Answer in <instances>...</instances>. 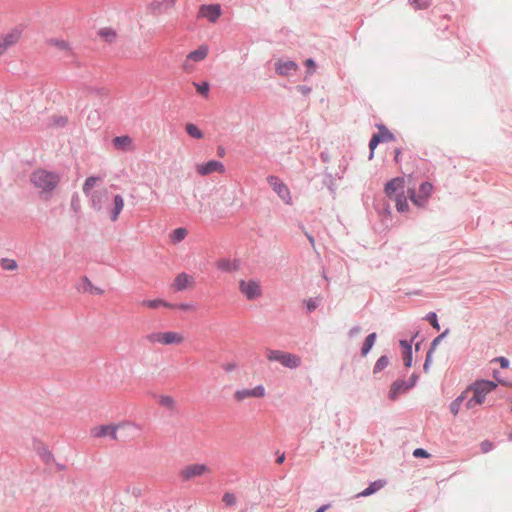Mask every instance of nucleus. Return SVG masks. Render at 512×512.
I'll return each instance as SVG.
<instances>
[{
  "instance_id": "72a5a7b5",
  "label": "nucleus",
  "mask_w": 512,
  "mask_h": 512,
  "mask_svg": "<svg viewBox=\"0 0 512 512\" xmlns=\"http://www.w3.org/2000/svg\"><path fill=\"white\" fill-rule=\"evenodd\" d=\"M82 289L84 292H89L93 295H100L103 293L102 289L95 286L87 276L82 277Z\"/></svg>"
},
{
  "instance_id": "1a4fd4ad",
  "label": "nucleus",
  "mask_w": 512,
  "mask_h": 512,
  "mask_svg": "<svg viewBox=\"0 0 512 512\" xmlns=\"http://www.w3.org/2000/svg\"><path fill=\"white\" fill-rule=\"evenodd\" d=\"M222 14V7L218 3L201 4L199 6L198 17L204 18L210 23H216Z\"/></svg>"
},
{
  "instance_id": "e2e57ef3",
  "label": "nucleus",
  "mask_w": 512,
  "mask_h": 512,
  "mask_svg": "<svg viewBox=\"0 0 512 512\" xmlns=\"http://www.w3.org/2000/svg\"><path fill=\"white\" fill-rule=\"evenodd\" d=\"M493 377L495 378V381L494 382H497V385L498 384H501V385H507V384H510V381H508L507 379L505 378H502L499 374V371L498 370H493V373H492Z\"/></svg>"
},
{
  "instance_id": "412c9836",
  "label": "nucleus",
  "mask_w": 512,
  "mask_h": 512,
  "mask_svg": "<svg viewBox=\"0 0 512 512\" xmlns=\"http://www.w3.org/2000/svg\"><path fill=\"white\" fill-rule=\"evenodd\" d=\"M386 480L385 479H377L375 481H371L369 482L368 486L363 489L361 492H359L358 494H356V498H359V497H368V496H371L373 494H375L376 492H378L380 489H382L385 485H386Z\"/></svg>"
},
{
  "instance_id": "864d4df0",
  "label": "nucleus",
  "mask_w": 512,
  "mask_h": 512,
  "mask_svg": "<svg viewBox=\"0 0 512 512\" xmlns=\"http://www.w3.org/2000/svg\"><path fill=\"white\" fill-rule=\"evenodd\" d=\"M413 457L416 459H428L431 457V454L424 448L418 447L414 449L412 453Z\"/></svg>"
},
{
  "instance_id": "b1692460",
  "label": "nucleus",
  "mask_w": 512,
  "mask_h": 512,
  "mask_svg": "<svg viewBox=\"0 0 512 512\" xmlns=\"http://www.w3.org/2000/svg\"><path fill=\"white\" fill-rule=\"evenodd\" d=\"M376 341H377V333L376 332H371L365 337L364 341L362 342L361 348H360L361 357L364 358L371 352Z\"/></svg>"
},
{
  "instance_id": "a19ab883",
  "label": "nucleus",
  "mask_w": 512,
  "mask_h": 512,
  "mask_svg": "<svg viewBox=\"0 0 512 512\" xmlns=\"http://www.w3.org/2000/svg\"><path fill=\"white\" fill-rule=\"evenodd\" d=\"M0 266L5 271H15L18 268V263L14 259L1 258Z\"/></svg>"
},
{
  "instance_id": "20e7f679",
  "label": "nucleus",
  "mask_w": 512,
  "mask_h": 512,
  "mask_svg": "<svg viewBox=\"0 0 512 512\" xmlns=\"http://www.w3.org/2000/svg\"><path fill=\"white\" fill-rule=\"evenodd\" d=\"M146 339L150 343H159L162 345H180L184 341V336L177 331H156L149 333Z\"/></svg>"
},
{
  "instance_id": "3c124183",
  "label": "nucleus",
  "mask_w": 512,
  "mask_h": 512,
  "mask_svg": "<svg viewBox=\"0 0 512 512\" xmlns=\"http://www.w3.org/2000/svg\"><path fill=\"white\" fill-rule=\"evenodd\" d=\"M222 501L227 507H232L236 504V496L232 492H225L222 497Z\"/></svg>"
},
{
  "instance_id": "4468645a",
  "label": "nucleus",
  "mask_w": 512,
  "mask_h": 512,
  "mask_svg": "<svg viewBox=\"0 0 512 512\" xmlns=\"http://www.w3.org/2000/svg\"><path fill=\"white\" fill-rule=\"evenodd\" d=\"M125 205L124 198L121 194L112 195V203L107 207L109 218L112 222H116L119 219L121 212Z\"/></svg>"
},
{
  "instance_id": "473e14b6",
  "label": "nucleus",
  "mask_w": 512,
  "mask_h": 512,
  "mask_svg": "<svg viewBox=\"0 0 512 512\" xmlns=\"http://www.w3.org/2000/svg\"><path fill=\"white\" fill-rule=\"evenodd\" d=\"M410 200L417 208H425L428 204L429 198L416 193L414 189L410 190Z\"/></svg>"
},
{
  "instance_id": "774afa93",
  "label": "nucleus",
  "mask_w": 512,
  "mask_h": 512,
  "mask_svg": "<svg viewBox=\"0 0 512 512\" xmlns=\"http://www.w3.org/2000/svg\"><path fill=\"white\" fill-rule=\"evenodd\" d=\"M403 153V148L402 147H396L394 149V162L396 164H399L401 162V155Z\"/></svg>"
},
{
  "instance_id": "69168bd1",
  "label": "nucleus",
  "mask_w": 512,
  "mask_h": 512,
  "mask_svg": "<svg viewBox=\"0 0 512 512\" xmlns=\"http://www.w3.org/2000/svg\"><path fill=\"white\" fill-rule=\"evenodd\" d=\"M295 89L300 92L302 95L306 96L311 93L312 87L308 85H297Z\"/></svg>"
},
{
  "instance_id": "c03bdc74",
  "label": "nucleus",
  "mask_w": 512,
  "mask_h": 512,
  "mask_svg": "<svg viewBox=\"0 0 512 512\" xmlns=\"http://www.w3.org/2000/svg\"><path fill=\"white\" fill-rule=\"evenodd\" d=\"M402 360H403V365H404L405 371L400 372V376L405 377L407 370L413 366V352H411V353L407 352V353L402 354Z\"/></svg>"
},
{
  "instance_id": "f704fd0d",
  "label": "nucleus",
  "mask_w": 512,
  "mask_h": 512,
  "mask_svg": "<svg viewBox=\"0 0 512 512\" xmlns=\"http://www.w3.org/2000/svg\"><path fill=\"white\" fill-rule=\"evenodd\" d=\"M188 234V230L185 227H178L174 229L170 234V240L173 244L182 242Z\"/></svg>"
},
{
  "instance_id": "13d9d810",
  "label": "nucleus",
  "mask_w": 512,
  "mask_h": 512,
  "mask_svg": "<svg viewBox=\"0 0 512 512\" xmlns=\"http://www.w3.org/2000/svg\"><path fill=\"white\" fill-rule=\"evenodd\" d=\"M433 355L434 353H431L429 351L426 352L425 360L423 363V371L425 373L429 372L432 362H433Z\"/></svg>"
},
{
  "instance_id": "c9c22d12",
  "label": "nucleus",
  "mask_w": 512,
  "mask_h": 512,
  "mask_svg": "<svg viewBox=\"0 0 512 512\" xmlns=\"http://www.w3.org/2000/svg\"><path fill=\"white\" fill-rule=\"evenodd\" d=\"M450 332L449 328H446L444 331H442L439 335H437L433 340L430 342V345L428 347L429 352L434 353L439 344L448 336Z\"/></svg>"
},
{
  "instance_id": "0e129e2a",
  "label": "nucleus",
  "mask_w": 512,
  "mask_h": 512,
  "mask_svg": "<svg viewBox=\"0 0 512 512\" xmlns=\"http://www.w3.org/2000/svg\"><path fill=\"white\" fill-rule=\"evenodd\" d=\"M68 122L67 117L65 116H55L53 118V124L57 127H64Z\"/></svg>"
},
{
  "instance_id": "79ce46f5",
  "label": "nucleus",
  "mask_w": 512,
  "mask_h": 512,
  "mask_svg": "<svg viewBox=\"0 0 512 512\" xmlns=\"http://www.w3.org/2000/svg\"><path fill=\"white\" fill-rule=\"evenodd\" d=\"M423 319L428 321L430 325L433 327V329H435L436 331L440 330L438 315L435 311L428 312Z\"/></svg>"
},
{
  "instance_id": "5fc2aeb1",
  "label": "nucleus",
  "mask_w": 512,
  "mask_h": 512,
  "mask_svg": "<svg viewBox=\"0 0 512 512\" xmlns=\"http://www.w3.org/2000/svg\"><path fill=\"white\" fill-rule=\"evenodd\" d=\"M254 398H263L266 395V389L264 385L258 384L254 388H251Z\"/></svg>"
},
{
  "instance_id": "c85d7f7f",
  "label": "nucleus",
  "mask_w": 512,
  "mask_h": 512,
  "mask_svg": "<svg viewBox=\"0 0 512 512\" xmlns=\"http://www.w3.org/2000/svg\"><path fill=\"white\" fill-rule=\"evenodd\" d=\"M98 36L110 44L116 40L117 31L112 27H103L98 30Z\"/></svg>"
},
{
  "instance_id": "de8ad7c7",
  "label": "nucleus",
  "mask_w": 512,
  "mask_h": 512,
  "mask_svg": "<svg viewBox=\"0 0 512 512\" xmlns=\"http://www.w3.org/2000/svg\"><path fill=\"white\" fill-rule=\"evenodd\" d=\"M399 347L401 349L402 354L413 352V339H400Z\"/></svg>"
},
{
  "instance_id": "bb28decb",
  "label": "nucleus",
  "mask_w": 512,
  "mask_h": 512,
  "mask_svg": "<svg viewBox=\"0 0 512 512\" xmlns=\"http://www.w3.org/2000/svg\"><path fill=\"white\" fill-rule=\"evenodd\" d=\"M209 52V48L206 44L200 45L197 49L192 50L187 55V59L200 62L204 60Z\"/></svg>"
},
{
  "instance_id": "6ab92c4d",
  "label": "nucleus",
  "mask_w": 512,
  "mask_h": 512,
  "mask_svg": "<svg viewBox=\"0 0 512 512\" xmlns=\"http://www.w3.org/2000/svg\"><path fill=\"white\" fill-rule=\"evenodd\" d=\"M113 145L115 149L122 151V152H128L132 151L134 149V142L130 135H120L115 136L112 140Z\"/></svg>"
},
{
  "instance_id": "ea45409f",
  "label": "nucleus",
  "mask_w": 512,
  "mask_h": 512,
  "mask_svg": "<svg viewBox=\"0 0 512 512\" xmlns=\"http://www.w3.org/2000/svg\"><path fill=\"white\" fill-rule=\"evenodd\" d=\"M248 398H254L251 388L238 389L234 392V399L237 402L244 401Z\"/></svg>"
},
{
  "instance_id": "7ed1b4c3",
  "label": "nucleus",
  "mask_w": 512,
  "mask_h": 512,
  "mask_svg": "<svg viewBox=\"0 0 512 512\" xmlns=\"http://www.w3.org/2000/svg\"><path fill=\"white\" fill-rule=\"evenodd\" d=\"M496 388L497 382L484 378L476 379L467 386V390L472 391L474 394V401H480L482 404L485 402L487 394L491 393Z\"/></svg>"
},
{
  "instance_id": "49530a36",
  "label": "nucleus",
  "mask_w": 512,
  "mask_h": 512,
  "mask_svg": "<svg viewBox=\"0 0 512 512\" xmlns=\"http://www.w3.org/2000/svg\"><path fill=\"white\" fill-rule=\"evenodd\" d=\"M319 306V300L316 297H310L304 300V307L307 313L314 312Z\"/></svg>"
},
{
  "instance_id": "a878e982",
  "label": "nucleus",
  "mask_w": 512,
  "mask_h": 512,
  "mask_svg": "<svg viewBox=\"0 0 512 512\" xmlns=\"http://www.w3.org/2000/svg\"><path fill=\"white\" fill-rule=\"evenodd\" d=\"M103 180V177L100 176V175H95V174H92V175H89L84 183H83V193L85 195H90L91 192H94L95 190H93V188L98 184V182H101Z\"/></svg>"
},
{
  "instance_id": "ddd939ff",
  "label": "nucleus",
  "mask_w": 512,
  "mask_h": 512,
  "mask_svg": "<svg viewBox=\"0 0 512 512\" xmlns=\"http://www.w3.org/2000/svg\"><path fill=\"white\" fill-rule=\"evenodd\" d=\"M33 449L44 464L50 465L55 462V457L48 446L35 437L33 438Z\"/></svg>"
},
{
  "instance_id": "4c0bfd02",
  "label": "nucleus",
  "mask_w": 512,
  "mask_h": 512,
  "mask_svg": "<svg viewBox=\"0 0 512 512\" xmlns=\"http://www.w3.org/2000/svg\"><path fill=\"white\" fill-rule=\"evenodd\" d=\"M393 201H395L396 210L399 213H405V212L409 211L410 207H409V203H408V200H407V197L405 194L396 197L395 199H393Z\"/></svg>"
},
{
  "instance_id": "6e6552de",
  "label": "nucleus",
  "mask_w": 512,
  "mask_h": 512,
  "mask_svg": "<svg viewBox=\"0 0 512 512\" xmlns=\"http://www.w3.org/2000/svg\"><path fill=\"white\" fill-rule=\"evenodd\" d=\"M299 64L292 59L281 57L274 63L275 73L279 76L295 75L299 71Z\"/></svg>"
},
{
  "instance_id": "8fccbe9b",
  "label": "nucleus",
  "mask_w": 512,
  "mask_h": 512,
  "mask_svg": "<svg viewBox=\"0 0 512 512\" xmlns=\"http://www.w3.org/2000/svg\"><path fill=\"white\" fill-rule=\"evenodd\" d=\"M323 184L330 191L333 192L335 190V179H334L333 175L330 172H325L324 173Z\"/></svg>"
},
{
  "instance_id": "0eeeda50",
  "label": "nucleus",
  "mask_w": 512,
  "mask_h": 512,
  "mask_svg": "<svg viewBox=\"0 0 512 512\" xmlns=\"http://www.w3.org/2000/svg\"><path fill=\"white\" fill-rule=\"evenodd\" d=\"M383 192L385 194V197H387L390 200L395 199L396 197L400 195L405 194V180L401 176H396L384 184Z\"/></svg>"
},
{
  "instance_id": "6e6d98bb",
  "label": "nucleus",
  "mask_w": 512,
  "mask_h": 512,
  "mask_svg": "<svg viewBox=\"0 0 512 512\" xmlns=\"http://www.w3.org/2000/svg\"><path fill=\"white\" fill-rule=\"evenodd\" d=\"M491 362L498 363L502 369H508L510 366V360L505 356H497Z\"/></svg>"
},
{
  "instance_id": "5701e85b",
  "label": "nucleus",
  "mask_w": 512,
  "mask_h": 512,
  "mask_svg": "<svg viewBox=\"0 0 512 512\" xmlns=\"http://www.w3.org/2000/svg\"><path fill=\"white\" fill-rule=\"evenodd\" d=\"M108 195V192L95 190L91 192L90 195H85L89 198L90 206L95 211H100L102 209L103 198Z\"/></svg>"
},
{
  "instance_id": "aec40b11",
  "label": "nucleus",
  "mask_w": 512,
  "mask_h": 512,
  "mask_svg": "<svg viewBox=\"0 0 512 512\" xmlns=\"http://www.w3.org/2000/svg\"><path fill=\"white\" fill-rule=\"evenodd\" d=\"M375 127L378 129V131L374 132L373 134L381 144L396 141L395 134L389 130L384 123H377Z\"/></svg>"
},
{
  "instance_id": "09e8293b",
  "label": "nucleus",
  "mask_w": 512,
  "mask_h": 512,
  "mask_svg": "<svg viewBox=\"0 0 512 512\" xmlns=\"http://www.w3.org/2000/svg\"><path fill=\"white\" fill-rule=\"evenodd\" d=\"M380 144L381 143L379 142V140L374 136V134H372V136H371V138H370V140L368 142V147H369L368 160H372L374 158L375 149Z\"/></svg>"
},
{
  "instance_id": "2eb2a0df",
  "label": "nucleus",
  "mask_w": 512,
  "mask_h": 512,
  "mask_svg": "<svg viewBox=\"0 0 512 512\" xmlns=\"http://www.w3.org/2000/svg\"><path fill=\"white\" fill-rule=\"evenodd\" d=\"M208 471H209V467L206 464L195 463V464L186 466L182 470L181 475H182L183 480H190L195 477L202 476L205 473H207Z\"/></svg>"
},
{
  "instance_id": "cd10ccee",
  "label": "nucleus",
  "mask_w": 512,
  "mask_h": 512,
  "mask_svg": "<svg viewBox=\"0 0 512 512\" xmlns=\"http://www.w3.org/2000/svg\"><path fill=\"white\" fill-rule=\"evenodd\" d=\"M467 393H468V390L467 388L462 391L460 393V395H458L449 405V410L450 412L453 414V416H457L459 411H460V407H461V404L467 399Z\"/></svg>"
},
{
  "instance_id": "052dcab7",
  "label": "nucleus",
  "mask_w": 512,
  "mask_h": 512,
  "mask_svg": "<svg viewBox=\"0 0 512 512\" xmlns=\"http://www.w3.org/2000/svg\"><path fill=\"white\" fill-rule=\"evenodd\" d=\"M149 9L153 14H160L163 12V3L161 1H153L150 3Z\"/></svg>"
},
{
  "instance_id": "58836bf2",
  "label": "nucleus",
  "mask_w": 512,
  "mask_h": 512,
  "mask_svg": "<svg viewBox=\"0 0 512 512\" xmlns=\"http://www.w3.org/2000/svg\"><path fill=\"white\" fill-rule=\"evenodd\" d=\"M433 189H434V186L430 181H428V180L422 181L419 185L418 193L420 195L426 196L427 198L430 199Z\"/></svg>"
},
{
  "instance_id": "f8f14e48",
  "label": "nucleus",
  "mask_w": 512,
  "mask_h": 512,
  "mask_svg": "<svg viewBox=\"0 0 512 512\" xmlns=\"http://www.w3.org/2000/svg\"><path fill=\"white\" fill-rule=\"evenodd\" d=\"M410 390L406 379L399 378L391 383L387 397L391 401H397L401 395L408 393Z\"/></svg>"
},
{
  "instance_id": "393cba45",
  "label": "nucleus",
  "mask_w": 512,
  "mask_h": 512,
  "mask_svg": "<svg viewBox=\"0 0 512 512\" xmlns=\"http://www.w3.org/2000/svg\"><path fill=\"white\" fill-rule=\"evenodd\" d=\"M143 306L151 308V309H157L160 307L174 310V303H171L169 301H166L162 298H155V299H146L142 302Z\"/></svg>"
},
{
  "instance_id": "9b49d317",
  "label": "nucleus",
  "mask_w": 512,
  "mask_h": 512,
  "mask_svg": "<svg viewBox=\"0 0 512 512\" xmlns=\"http://www.w3.org/2000/svg\"><path fill=\"white\" fill-rule=\"evenodd\" d=\"M373 207L377 214L381 217L382 222H392V209L390 203L383 197L374 198Z\"/></svg>"
},
{
  "instance_id": "680f3d73",
  "label": "nucleus",
  "mask_w": 512,
  "mask_h": 512,
  "mask_svg": "<svg viewBox=\"0 0 512 512\" xmlns=\"http://www.w3.org/2000/svg\"><path fill=\"white\" fill-rule=\"evenodd\" d=\"M419 378H420L419 374L417 372H413L410 375V377L406 380V383L411 390L416 387V385L419 381Z\"/></svg>"
},
{
  "instance_id": "a211bd4d",
  "label": "nucleus",
  "mask_w": 512,
  "mask_h": 512,
  "mask_svg": "<svg viewBox=\"0 0 512 512\" xmlns=\"http://www.w3.org/2000/svg\"><path fill=\"white\" fill-rule=\"evenodd\" d=\"M241 262L239 259L231 260L229 258H220L216 261L218 270L224 273H233L240 269Z\"/></svg>"
},
{
  "instance_id": "4be33fe9",
  "label": "nucleus",
  "mask_w": 512,
  "mask_h": 512,
  "mask_svg": "<svg viewBox=\"0 0 512 512\" xmlns=\"http://www.w3.org/2000/svg\"><path fill=\"white\" fill-rule=\"evenodd\" d=\"M118 426L114 424H102L96 428L95 437H109L113 440L117 438Z\"/></svg>"
},
{
  "instance_id": "4d7b16f0",
  "label": "nucleus",
  "mask_w": 512,
  "mask_h": 512,
  "mask_svg": "<svg viewBox=\"0 0 512 512\" xmlns=\"http://www.w3.org/2000/svg\"><path fill=\"white\" fill-rule=\"evenodd\" d=\"M174 306V310L178 309L184 312L192 311L194 309V304L191 302L174 303Z\"/></svg>"
},
{
  "instance_id": "423d86ee",
  "label": "nucleus",
  "mask_w": 512,
  "mask_h": 512,
  "mask_svg": "<svg viewBox=\"0 0 512 512\" xmlns=\"http://www.w3.org/2000/svg\"><path fill=\"white\" fill-rule=\"evenodd\" d=\"M238 288L241 294L248 300H256L262 295V287L257 279H240Z\"/></svg>"
},
{
  "instance_id": "7c9ffc66",
  "label": "nucleus",
  "mask_w": 512,
  "mask_h": 512,
  "mask_svg": "<svg viewBox=\"0 0 512 512\" xmlns=\"http://www.w3.org/2000/svg\"><path fill=\"white\" fill-rule=\"evenodd\" d=\"M185 132L193 139L200 140L204 138V132L192 122L185 125Z\"/></svg>"
},
{
  "instance_id": "dca6fc26",
  "label": "nucleus",
  "mask_w": 512,
  "mask_h": 512,
  "mask_svg": "<svg viewBox=\"0 0 512 512\" xmlns=\"http://www.w3.org/2000/svg\"><path fill=\"white\" fill-rule=\"evenodd\" d=\"M194 284V279L186 272L179 273L172 284L176 292H183Z\"/></svg>"
},
{
  "instance_id": "a18cd8bd",
  "label": "nucleus",
  "mask_w": 512,
  "mask_h": 512,
  "mask_svg": "<svg viewBox=\"0 0 512 512\" xmlns=\"http://www.w3.org/2000/svg\"><path fill=\"white\" fill-rule=\"evenodd\" d=\"M408 4L415 10H425L432 4L431 0H408Z\"/></svg>"
},
{
  "instance_id": "f03ea898",
  "label": "nucleus",
  "mask_w": 512,
  "mask_h": 512,
  "mask_svg": "<svg viewBox=\"0 0 512 512\" xmlns=\"http://www.w3.org/2000/svg\"><path fill=\"white\" fill-rule=\"evenodd\" d=\"M266 358L270 362H278L289 369H297L301 365V357L282 350L267 349Z\"/></svg>"
},
{
  "instance_id": "e433bc0d",
  "label": "nucleus",
  "mask_w": 512,
  "mask_h": 512,
  "mask_svg": "<svg viewBox=\"0 0 512 512\" xmlns=\"http://www.w3.org/2000/svg\"><path fill=\"white\" fill-rule=\"evenodd\" d=\"M157 401L159 405L169 409L173 410L175 408V400L170 395L160 394L156 396Z\"/></svg>"
},
{
  "instance_id": "37998d69",
  "label": "nucleus",
  "mask_w": 512,
  "mask_h": 512,
  "mask_svg": "<svg viewBox=\"0 0 512 512\" xmlns=\"http://www.w3.org/2000/svg\"><path fill=\"white\" fill-rule=\"evenodd\" d=\"M304 66L306 68V76H311L316 72L318 65L314 58L309 57L305 59ZM306 79L307 77L304 78V80Z\"/></svg>"
},
{
  "instance_id": "338daca9",
  "label": "nucleus",
  "mask_w": 512,
  "mask_h": 512,
  "mask_svg": "<svg viewBox=\"0 0 512 512\" xmlns=\"http://www.w3.org/2000/svg\"><path fill=\"white\" fill-rule=\"evenodd\" d=\"M478 405H482V403L480 401H478V402L474 401V395L465 402V407L468 410L473 409L474 407H476Z\"/></svg>"
},
{
  "instance_id": "2f4dec72",
  "label": "nucleus",
  "mask_w": 512,
  "mask_h": 512,
  "mask_svg": "<svg viewBox=\"0 0 512 512\" xmlns=\"http://www.w3.org/2000/svg\"><path fill=\"white\" fill-rule=\"evenodd\" d=\"M390 364V357L388 354L381 355L374 364L373 374L377 375L382 372Z\"/></svg>"
},
{
  "instance_id": "f3484780",
  "label": "nucleus",
  "mask_w": 512,
  "mask_h": 512,
  "mask_svg": "<svg viewBox=\"0 0 512 512\" xmlns=\"http://www.w3.org/2000/svg\"><path fill=\"white\" fill-rule=\"evenodd\" d=\"M23 29L16 26L13 29H11L9 32L3 34L0 36V42L3 44V47L10 48L12 45L17 43V41L20 39L22 35Z\"/></svg>"
},
{
  "instance_id": "f257e3e1",
  "label": "nucleus",
  "mask_w": 512,
  "mask_h": 512,
  "mask_svg": "<svg viewBox=\"0 0 512 512\" xmlns=\"http://www.w3.org/2000/svg\"><path fill=\"white\" fill-rule=\"evenodd\" d=\"M61 176L56 171L39 168L34 170L30 175L31 184L41 189L43 194L51 195L59 186Z\"/></svg>"
},
{
  "instance_id": "603ef678",
  "label": "nucleus",
  "mask_w": 512,
  "mask_h": 512,
  "mask_svg": "<svg viewBox=\"0 0 512 512\" xmlns=\"http://www.w3.org/2000/svg\"><path fill=\"white\" fill-rule=\"evenodd\" d=\"M70 206H71V209L75 212V213H78L81 209V203H80V198H79V195L77 192H74L71 196V201H70Z\"/></svg>"
},
{
  "instance_id": "9d476101",
  "label": "nucleus",
  "mask_w": 512,
  "mask_h": 512,
  "mask_svg": "<svg viewBox=\"0 0 512 512\" xmlns=\"http://www.w3.org/2000/svg\"><path fill=\"white\" fill-rule=\"evenodd\" d=\"M225 171L226 168L223 162L216 159H210L196 165V172L200 176H207L214 172L224 173Z\"/></svg>"
},
{
  "instance_id": "39448f33",
  "label": "nucleus",
  "mask_w": 512,
  "mask_h": 512,
  "mask_svg": "<svg viewBox=\"0 0 512 512\" xmlns=\"http://www.w3.org/2000/svg\"><path fill=\"white\" fill-rule=\"evenodd\" d=\"M268 185L277 194V196L287 205L292 204V198L289 187L276 175L266 177Z\"/></svg>"
},
{
  "instance_id": "c756f323",
  "label": "nucleus",
  "mask_w": 512,
  "mask_h": 512,
  "mask_svg": "<svg viewBox=\"0 0 512 512\" xmlns=\"http://www.w3.org/2000/svg\"><path fill=\"white\" fill-rule=\"evenodd\" d=\"M192 85L195 87L197 93L205 99H208L210 96L211 85L207 80L204 81H193Z\"/></svg>"
},
{
  "instance_id": "bf43d9fd",
  "label": "nucleus",
  "mask_w": 512,
  "mask_h": 512,
  "mask_svg": "<svg viewBox=\"0 0 512 512\" xmlns=\"http://www.w3.org/2000/svg\"><path fill=\"white\" fill-rule=\"evenodd\" d=\"M495 445L492 441L486 439L480 443V450L482 453H488L494 449Z\"/></svg>"
}]
</instances>
